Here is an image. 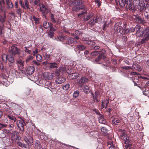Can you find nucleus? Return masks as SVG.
<instances>
[{
	"label": "nucleus",
	"instance_id": "1",
	"mask_svg": "<svg viewBox=\"0 0 149 149\" xmlns=\"http://www.w3.org/2000/svg\"><path fill=\"white\" fill-rule=\"evenodd\" d=\"M105 51L104 50L102 49L100 52L94 51L91 53V55L93 56H96L98 54H100L97 58L95 59L96 61H98L100 60L104 59L106 56Z\"/></svg>",
	"mask_w": 149,
	"mask_h": 149
},
{
	"label": "nucleus",
	"instance_id": "2",
	"mask_svg": "<svg viewBox=\"0 0 149 149\" xmlns=\"http://www.w3.org/2000/svg\"><path fill=\"white\" fill-rule=\"evenodd\" d=\"M11 53L12 55H15L18 54L19 56L21 57H24L25 56V54L23 51H21L15 46L13 45L11 46Z\"/></svg>",
	"mask_w": 149,
	"mask_h": 149
},
{
	"label": "nucleus",
	"instance_id": "3",
	"mask_svg": "<svg viewBox=\"0 0 149 149\" xmlns=\"http://www.w3.org/2000/svg\"><path fill=\"white\" fill-rule=\"evenodd\" d=\"M118 2L121 7H123L125 4L128 6L129 8H132L131 4L132 0H119Z\"/></svg>",
	"mask_w": 149,
	"mask_h": 149
},
{
	"label": "nucleus",
	"instance_id": "4",
	"mask_svg": "<svg viewBox=\"0 0 149 149\" xmlns=\"http://www.w3.org/2000/svg\"><path fill=\"white\" fill-rule=\"evenodd\" d=\"M69 4L70 6H77L83 4L84 1L81 0H68Z\"/></svg>",
	"mask_w": 149,
	"mask_h": 149
},
{
	"label": "nucleus",
	"instance_id": "5",
	"mask_svg": "<svg viewBox=\"0 0 149 149\" xmlns=\"http://www.w3.org/2000/svg\"><path fill=\"white\" fill-rule=\"evenodd\" d=\"M136 36L138 37L142 36L143 35V31L142 28H141L140 26L137 25L136 26Z\"/></svg>",
	"mask_w": 149,
	"mask_h": 149
},
{
	"label": "nucleus",
	"instance_id": "6",
	"mask_svg": "<svg viewBox=\"0 0 149 149\" xmlns=\"http://www.w3.org/2000/svg\"><path fill=\"white\" fill-rule=\"evenodd\" d=\"M143 36L145 38L143 39V42H144L149 39V27H146L143 31Z\"/></svg>",
	"mask_w": 149,
	"mask_h": 149
},
{
	"label": "nucleus",
	"instance_id": "7",
	"mask_svg": "<svg viewBox=\"0 0 149 149\" xmlns=\"http://www.w3.org/2000/svg\"><path fill=\"white\" fill-rule=\"evenodd\" d=\"M139 0H134L133 3L132 2L131 3L132 8H129L130 9L133 10V12L137 9L138 7V5L140 3Z\"/></svg>",
	"mask_w": 149,
	"mask_h": 149
},
{
	"label": "nucleus",
	"instance_id": "8",
	"mask_svg": "<svg viewBox=\"0 0 149 149\" xmlns=\"http://www.w3.org/2000/svg\"><path fill=\"white\" fill-rule=\"evenodd\" d=\"M17 125L20 131H24V126L25 125V123L24 121L18 120L17 122Z\"/></svg>",
	"mask_w": 149,
	"mask_h": 149
},
{
	"label": "nucleus",
	"instance_id": "9",
	"mask_svg": "<svg viewBox=\"0 0 149 149\" xmlns=\"http://www.w3.org/2000/svg\"><path fill=\"white\" fill-rule=\"evenodd\" d=\"M39 6L40 11L42 13H47L49 12V10L46 8L43 3H40Z\"/></svg>",
	"mask_w": 149,
	"mask_h": 149
},
{
	"label": "nucleus",
	"instance_id": "10",
	"mask_svg": "<svg viewBox=\"0 0 149 149\" xmlns=\"http://www.w3.org/2000/svg\"><path fill=\"white\" fill-rule=\"evenodd\" d=\"M132 17L139 23H145L144 20H143L140 16L138 15H133Z\"/></svg>",
	"mask_w": 149,
	"mask_h": 149
},
{
	"label": "nucleus",
	"instance_id": "11",
	"mask_svg": "<svg viewBox=\"0 0 149 149\" xmlns=\"http://www.w3.org/2000/svg\"><path fill=\"white\" fill-rule=\"evenodd\" d=\"M24 61L21 59L17 61L16 63L18 67V70H22L24 68Z\"/></svg>",
	"mask_w": 149,
	"mask_h": 149
},
{
	"label": "nucleus",
	"instance_id": "12",
	"mask_svg": "<svg viewBox=\"0 0 149 149\" xmlns=\"http://www.w3.org/2000/svg\"><path fill=\"white\" fill-rule=\"evenodd\" d=\"M91 94L93 97V101L95 102H98V97L100 93L98 92L97 91H95V94L94 95L93 92H91Z\"/></svg>",
	"mask_w": 149,
	"mask_h": 149
},
{
	"label": "nucleus",
	"instance_id": "13",
	"mask_svg": "<svg viewBox=\"0 0 149 149\" xmlns=\"http://www.w3.org/2000/svg\"><path fill=\"white\" fill-rule=\"evenodd\" d=\"M66 80L65 78L63 77H59L55 80V82L56 84H61L64 82Z\"/></svg>",
	"mask_w": 149,
	"mask_h": 149
},
{
	"label": "nucleus",
	"instance_id": "14",
	"mask_svg": "<svg viewBox=\"0 0 149 149\" xmlns=\"http://www.w3.org/2000/svg\"><path fill=\"white\" fill-rule=\"evenodd\" d=\"M8 132L6 129L0 130V138H4L7 135Z\"/></svg>",
	"mask_w": 149,
	"mask_h": 149
},
{
	"label": "nucleus",
	"instance_id": "15",
	"mask_svg": "<svg viewBox=\"0 0 149 149\" xmlns=\"http://www.w3.org/2000/svg\"><path fill=\"white\" fill-rule=\"evenodd\" d=\"M35 68L33 66L28 67L26 70V72L29 75L32 74L34 72Z\"/></svg>",
	"mask_w": 149,
	"mask_h": 149
},
{
	"label": "nucleus",
	"instance_id": "16",
	"mask_svg": "<svg viewBox=\"0 0 149 149\" xmlns=\"http://www.w3.org/2000/svg\"><path fill=\"white\" fill-rule=\"evenodd\" d=\"M82 40L84 41V43L90 45H93L95 44V42L92 41L91 40H88L87 38H82Z\"/></svg>",
	"mask_w": 149,
	"mask_h": 149
},
{
	"label": "nucleus",
	"instance_id": "17",
	"mask_svg": "<svg viewBox=\"0 0 149 149\" xmlns=\"http://www.w3.org/2000/svg\"><path fill=\"white\" fill-rule=\"evenodd\" d=\"M43 76L44 78L49 80L52 79L54 76L53 74H49L47 72H45L43 73Z\"/></svg>",
	"mask_w": 149,
	"mask_h": 149
},
{
	"label": "nucleus",
	"instance_id": "18",
	"mask_svg": "<svg viewBox=\"0 0 149 149\" xmlns=\"http://www.w3.org/2000/svg\"><path fill=\"white\" fill-rule=\"evenodd\" d=\"M5 116L6 117V118H8L14 122H15L16 120V118L14 116L12 115L10 113L5 114Z\"/></svg>",
	"mask_w": 149,
	"mask_h": 149
},
{
	"label": "nucleus",
	"instance_id": "19",
	"mask_svg": "<svg viewBox=\"0 0 149 149\" xmlns=\"http://www.w3.org/2000/svg\"><path fill=\"white\" fill-rule=\"evenodd\" d=\"M79 76V74L78 73H74L69 74V77H70L72 79L77 78Z\"/></svg>",
	"mask_w": 149,
	"mask_h": 149
},
{
	"label": "nucleus",
	"instance_id": "20",
	"mask_svg": "<svg viewBox=\"0 0 149 149\" xmlns=\"http://www.w3.org/2000/svg\"><path fill=\"white\" fill-rule=\"evenodd\" d=\"M121 136V138L125 141V143L127 144L129 142V137L126 134H123Z\"/></svg>",
	"mask_w": 149,
	"mask_h": 149
},
{
	"label": "nucleus",
	"instance_id": "21",
	"mask_svg": "<svg viewBox=\"0 0 149 149\" xmlns=\"http://www.w3.org/2000/svg\"><path fill=\"white\" fill-rule=\"evenodd\" d=\"M24 141L25 142L27 143L29 146L33 145V139L31 137L29 138V140L27 139H25Z\"/></svg>",
	"mask_w": 149,
	"mask_h": 149
},
{
	"label": "nucleus",
	"instance_id": "22",
	"mask_svg": "<svg viewBox=\"0 0 149 149\" xmlns=\"http://www.w3.org/2000/svg\"><path fill=\"white\" fill-rule=\"evenodd\" d=\"M139 6V10L140 11H142L144 10L145 7V4L143 1H141L138 5Z\"/></svg>",
	"mask_w": 149,
	"mask_h": 149
},
{
	"label": "nucleus",
	"instance_id": "23",
	"mask_svg": "<svg viewBox=\"0 0 149 149\" xmlns=\"http://www.w3.org/2000/svg\"><path fill=\"white\" fill-rule=\"evenodd\" d=\"M98 119L99 122L100 123L103 124H105L106 123V121L102 115H101L99 117Z\"/></svg>",
	"mask_w": 149,
	"mask_h": 149
},
{
	"label": "nucleus",
	"instance_id": "24",
	"mask_svg": "<svg viewBox=\"0 0 149 149\" xmlns=\"http://www.w3.org/2000/svg\"><path fill=\"white\" fill-rule=\"evenodd\" d=\"M123 29L122 28V26H116L114 27V29L116 30V32L120 33H122L123 30Z\"/></svg>",
	"mask_w": 149,
	"mask_h": 149
},
{
	"label": "nucleus",
	"instance_id": "25",
	"mask_svg": "<svg viewBox=\"0 0 149 149\" xmlns=\"http://www.w3.org/2000/svg\"><path fill=\"white\" fill-rule=\"evenodd\" d=\"M132 67L134 69L138 71H141V70L140 66L136 63L133 64Z\"/></svg>",
	"mask_w": 149,
	"mask_h": 149
},
{
	"label": "nucleus",
	"instance_id": "26",
	"mask_svg": "<svg viewBox=\"0 0 149 149\" xmlns=\"http://www.w3.org/2000/svg\"><path fill=\"white\" fill-rule=\"evenodd\" d=\"M50 65L49 66V68H57L58 67V64L55 62L49 63Z\"/></svg>",
	"mask_w": 149,
	"mask_h": 149
},
{
	"label": "nucleus",
	"instance_id": "27",
	"mask_svg": "<svg viewBox=\"0 0 149 149\" xmlns=\"http://www.w3.org/2000/svg\"><path fill=\"white\" fill-rule=\"evenodd\" d=\"M97 21V18L96 17H94L93 19H91L89 22V24L90 25L94 24Z\"/></svg>",
	"mask_w": 149,
	"mask_h": 149
},
{
	"label": "nucleus",
	"instance_id": "28",
	"mask_svg": "<svg viewBox=\"0 0 149 149\" xmlns=\"http://www.w3.org/2000/svg\"><path fill=\"white\" fill-rule=\"evenodd\" d=\"M88 80L87 78L85 77L82 78L79 81V84L80 85L82 86V85L86 82Z\"/></svg>",
	"mask_w": 149,
	"mask_h": 149
},
{
	"label": "nucleus",
	"instance_id": "29",
	"mask_svg": "<svg viewBox=\"0 0 149 149\" xmlns=\"http://www.w3.org/2000/svg\"><path fill=\"white\" fill-rule=\"evenodd\" d=\"M11 134V139L13 141H14L15 137L17 136L18 133L15 131H13L12 132Z\"/></svg>",
	"mask_w": 149,
	"mask_h": 149
},
{
	"label": "nucleus",
	"instance_id": "30",
	"mask_svg": "<svg viewBox=\"0 0 149 149\" xmlns=\"http://www.w3.org/2000/svg\"><path fill=\"white\" fill-rule=\"evenodd\" d=\"M144 15L146 18L149 19V10L148 8H146L144 12Z\"/></svg>",
	"mask_w": 149,
	"mask_h": 149
},
{
	"label": "nucleus",
	"instance_id": "31",
	"mask_svg": "<svg viewBox=\"0 0 149 149\" xmlns=\"http://www.w3.org/2000/svg\"><path fill=\"white\" fill-rule=\"evenodd\" d=\"M68 43L70 44H72V43L76 44L77 43V41L75 40L73 38H70L68 39Z\"/></svg>",
	"mask_w": 149,
	"mask_h": 149
},
{
	"label": "nucleus",
	"instance_id": "32",
	"mask_svg": "<svg viewBox=\"0 0 149 149\" xmlns=\"http://www.w3.org/2000/svg\"><path fill=\"white\" fill-rule=\"evenodd\" d=\"M34 148L35 149H40V143L39 141H36Z\"/></svg>",
	"mask_w": 149,
	"mask_h": 149
},
{
	"label": "nucleus",
	"instance_id": "33",
	"mask_svg": "<svg viewBox=\"0 0 149 149\" xmlns=\"http://www.w3.org/2000/svg\"><path fill=\"white\" fill-rule=\"evenodd\" d=\"M121 120L118 118H114L112 120V123L115 125H117L121 122Z\"/></svg>",
	"mask_w": 149,
	"mask_h": 149
},
{
	"label": "nucleus",
	"instance_id": "34",
	"mask_svg": "<svg viewBox=\"0 0 149 149\" xmlns=\"http://www.w3.org/2000/svg\"><path fill=\"white\" fill-rule=\"evenodd\" d=\"M51 25V24L46 21L44 22L43 23V26L45 29L48 28Z\"/></svg>",
	"mask_w": 149,
	"mask_h": 149
},
{
	"label": "nucleus",
	"instance_id": "35",
	"mask_svg": "<svg viewBox=\"0 0 149 149\" xmlns=\"http://www.w3.org/2000/svg\"><path fill=\"white\" fill-rule=\"evenodd\" d=\"M77 47L81 50H84L86 48V47L82 45H77Z\"/></svg>",
	"mask_w": 149,
	"mask_h": 149
},
{
	"label": "nucleus",
	"instance_id": "36",
	"mask_svg": "<svg viewBox=\"0 0 149 149\" xmlns=\"http://www.w3.org/2000/svg\"><path fill=\"white\" fill-rule=\"evenodd\" d=\"M59 71L62 73H64L66 71V68L65 67H60L59 68Z\"/></svg>",
	"mask_w": 149,
	"mask_h": 149
},
{
	"label": "nucleus",
	"instance_id": "37",
	"mask_svg": "<svg viewBox=\"0 0 149 149\" xmlns=\"http://www.w3.org/2000/svg\"><path fill=\"white\" fill-rule=\"evenodd\" d=\"M7 59H8L9 61L11 63H13L15 62L14 58L11 56H8Z\"/></svg>",
	"mask_w": 149,
	"mask_h": 149
},
{
	"label": "nucleus",
	"instance_id": "38",
	"mask_svg": "<svg viewBox=\"0 0 149 149\" xmlns=\"http://www.w3.org/2000/svg\"><path fill=\"white\" fill-rule=\"evenodd\" d=\"M16 143L17 145L22 148H26V146L24 143H22L20 141L17 142Z\"/></svg>",
	"mask_w": 149,
	"mask_h": 149
},
{
	"label": "nucleus",
	"instance_id": "39",
	"mask_svg": "<svg viewBox=\"0 0 149 149\" xmlns=\"http://www.w3.org/2000/svg\"><path fill=\"white\" fill-rule=\"evenodd\" d=\"M36 59L37 61L39 62L42 61V57L39 54H38L36 56Z\"/></svg>",
	"mask_w": 149,
	"mask_h": 149
},
{
	"label": "nucleus",
	"instance_id": "40",
	"mask_svg": "<svg viewBox=\"0 0 149 149\" xmlns=\"http://www.w3.org/2000/svg\"><path fill=\"white\" fill-rule=\"evenodd\" d=\"M51 74H53V76H54V77L55 76H58L60 75L59 71V70L57 69L56 70V71L55 72H53Z\"/></svg>",
	"mask_w": 149,
	"mask_h": 149
},
{
	"label": "nucleus",
	"instance_id": "41",
	"mask_svg": "<svg viewBox=\"0 0 149 149\" xmlns=\"http://www.w3.org/2000/svg\"><path fill=\"white\" fill-rule=\"evenodd\" d=\"M83 90L84 92L86 94L90 92L88 87L87 86H84Z\"/></svg>",
	"mask_w": 149,
	"mask_h": 149
},
{
	"label": "nucleus",
	"instance_id": "42",
	"mask_svg": "<svg viewBox=\"0 0 149 149\" xmlns=\"http://www.w3.org/2000/svg\"><path fill=\"white\" fill-rule=\"evenodd\" d=\"M51 55L49 54L45 53V55H44V57L45 60H49L51 59L50 58Z\"/></svg>",
	"mask_w": 149,
	"mask_h": 149
},
{
	"label": "nucleus",
	"instance_id": "43",
	"mask_svg": "<svg viewBox=\"0 0 149 149\" xmlns=\"http://www.w3.org/2000/svg\"><path fill=\"white\" fill-rule=\"evenodd\" d=\"M8 58V56L4 54L2 55V61L5 62H6Z\"/></svg>",
	"mask_w": 149,
	"mask_h": 149
},
{
	"label": "nucleus",
	"instance_id": "44",
	"mask_svg": "<svg viewBox=\"0 0 149 149\" xmlns=\"http://www.w3.org/2000/svg\"><path fill=\"white\" fill-rule=\"evenodd\" d=\"M79 91H75L73 95L74 97L76 98L78 97L79 94Z\"/></svg>",
	"mask_w": 149,
	"mask_h": 149
},
{
	"label": "nucleus",
	"instance_id": "45",
	"mask_svg": "<svg viewBox=\"0 0 149 149\" xmlns=\"http://www.w3.org/2000/svg\"><path fill=\"white\" fill-rule=\"evenodd\" d=\"M129 33H130L129 31V29H124L123 30V32L122 34H127Z\"/></svg>",
	"mask_w": 149,
	"mask_h": 149
},
{
	"label": "nucleus",
	"instance_id": "46",
	"mask_svg": "<svg viewBox=\"0 0 149 149\" xmlns=\"http://www.w3.org/2000/svg\"><path fill=\"white\" fill-rule=\"evenodd\" d=\"M70 85L69 84H67L63 86L62 87V88L64 90H67L69 88Z\"/></svg>",
	"mask_w": 149,
	"mask_h": 149
},
{
	"label": "nucleus",
	"instance_id": "47",
	"mask_svg": "<svg viewBox=\"0 0 149 149\" xmlns=\"http://www.w3.org/2000/svg\"><path fill=\"white\" fill-rule=\"evenodd\" d=\"M24 3L25 5V7H24V8L27 9H28L29 8L28 0H24Z\"/></svg>",
	"mask_w": 149,
	"mask_h": 149
},
{
	"label": "nucleus",
	"instance_id": "48",
	"mask_svg": "<svg viewBox=\"0 0 149 149\" xmlns=\"http://www.w3.org/2000/svg\"><path fill=\"white\" fill-rule=\"evenodd\" d=\"M33 59V57L31 56H29L28 58L26 59L25 60V61L26 62H29L30 61H31Z\"/></svg>",
	"mask_w": 149,
	"mask_h": 149
},
{
	"label": "nucleus",
	"instance_id": "49",
	"mask_svg": "<svg viewBox=\"0 0 149 149\" xmlns=\"http://www.w3.org/2000/svg\"><path fill=\"white\" fill-rule=\"evenodd\" d=\"M33 19L34 21L35 22L36 24H38L39 22V19L35 17L34 16H33Z\"/></svg>",
	"mask_w": 149,
	"mask_h": 149
},
{
	"label": "nucleus",
	"instance_id": "50",
	"mask_svg": "<svg viewBox=\"0 0 149 149\" xmlns=\"http://www.w3.org/2000/svg\"><path fill=\"white\" fill-rule=\"evenodd\" d=\"M84 8V6H81L76 7L75 10L76 11H78L80 10L83 9Z\"/></svg>",
	"mask_w": 149,
	"mask_h": 149
},
{
	"label": "nucleus",
	"instance_id": "51",
	"mask_svg": "<svg viewBox=\"0 0 149 149\" xmlns=\"http://www.w3.org/2000/svg\"><path fill=\"white\" fill-rule=\"evenodd\" d=\"M123 69L128 70L132 69V68L131 67L129 66H123L122 67Z\"/></svg>",
	"mask_w": 149,
	"mask_h": 149
},
{
	"label": "nucleus",
	"instance_id": "52",
	"mask_svg": "<svg viewBox=\"0 0 149 149\" xmlns=\"http://www.w3.org/2000/svg\"><path fill=\"white\" fill-rule=\"evenodd\" d=\"M24 51L25 52L27 53L28 54H31V50H29L27 49V48L26 47L25 48Z\"/></svg>",
	"mask_w": 149,
	"mask_h": 149
},
{
	"label": "nucleus",
	"instance_id": "53",
	"mask_svg": "<svg viewBox=\"0 0 149 149\" xmlns=\"http://www.w3.org/2000/svg\"><path fill=\"white\" fill-rule=\"evenodd\" d=\"M92 16L91 15H88L86 16V17L84 19V20L85 22L87 21Z\"/></svg>",
	"mask_w": 149,
	"mask_h": 149
},
{
	"label": "nucleus",
	"instance_id": "54",
	"mask_svg": "<svg viewBox=\"0 0 149 149\" xmlns=\"http://www.w3.org/2000/svg\"><path fill=\"white\" fill-rule=\"evenodd\" d=\"M51 19L52 21L54 23H56V20L55 19L54 17V15L52 14H51Z\"/></svg>",
	"mask_w": 149,
	"mask_h": 149
},
{
	"label": "nucleus",
	"instance_id": "55",
	"mask_svg": "<svg viewBox=\"0 0 149 149\" xmlns=\"http://www.w3.org/2000/svg\"><path fill=\"white\" fill-rule=\"evenodd\" d=\"M136 26L134 28H131L129 29V31L130 32H134L136 31Z\"/></svg>",
	"mask_w": 149,
	"mask_h": 149
},
{
	"label": "nucleus",
	"instance_id": "56",
	"mask_svg": "<svg viewBox=\"0 0 149 149\" xmlns=\"http://www.w3.org/2000/svg\"><path fill=\"white\" fill-rule=\"evenodd\" d=\"M101 130V131L104 133H106L107 131V129L104 127H103L102 128Z\"/></svg>",
	"mask_w": 149,
	"mask_h": 149
},
{
	"label": "nucleus",
	"instance_id": "57",
	"mask_svg": "<svg viewBox=\"0 0 149 149\" xmlns=\"http://www.w3.org/2000/svg\"><path fill=\"white\" fill-rule=\"evenodd\" d=\"M57 38H58V39L60 41L63 40L64 39V37L62 36H61L58 37Z\"/></svg>",
	"mask_w": 149,
	"mask_h": 149
},
{
	"label": "nucleus",
	"instance_id": "58",
	"mask_svg": "<svg viewBox=\"0 0 149 149\" xmlns=\"http://www.w3.org/2000/svg\"><path fill=\"white\" fill-rule=\"evenodd\" d=\"M17 13L18 14L21 16V13H22L21 10L20 9H18L17 10Z\"/></svg>",
	"mask_w": 149,
	"mask_h": 149
},
{
	"label": "nucleus",
	"instance_id": "59",
	"mask_svg": "<svg viewBox=\"0 0 149 149\" xmlns=\"http://www.w3.org/2000/svg\"><path fill=\"white\" fill-rule=\"evenodd\" d=\"M95 3L98 6H100L101 5L100 2L99 0H95Z\"/></svg>",
	"mask_w": 149,
	"mask_h": 149
},
{
	"label": "nucleus",
	"instance_id": "60",
	"mask_svg": "<svg viewBox=\"0 0 149 149\" xmlns=\"http://www.w3.org/2000/svg\"><path fill=\"white\" fill-rule=\"evenodd\" d=\"M8 7L9 8H12L13 7V4L11 2H10V3H9V5H7Z\"/></svg>",
	"mask_w": 149,
	"mask_h": 149
},
{
	"label": "nucleus",
	"instance_id": "61",
	"mask_svg": "<svg viewBox=\"0 0 149 149\" xmlns=\"http://www.w3.org/2000/svg\"><path fill=\"white\" fill-rule=\"evenodd\" d=\"M33 63L37 65V66H39L40 65V63H39L38 62H37L35 60H34L33 61Z\"/></svg>",
	"mask_w": 149,
	"mask_h": 149
},
{
	"label": "nucleus",
	"instance_id": "62",
	"mask_svg": "<svg viewBox=\"0 0 149 149\" xmlns=\"http://www.w3.org/2000/svg\"><path fill=\"white\" fill-rule=\"evenodd\" d=\"M54 35V33H53L50 32V33H49L48 34V36L50 37V38H52Z\"/></svg>",
	"mask_w": 149,
	"mask_h": 149
},
{
	"label": "nucleus",
	"instance_id": "63",
	"mask_svg": "<svg viewBox=\"0 0 149 149\" xmlns=\"http://www.w3.org/2000/svg\"><path fill=\"white\" fill-rule=\"evenodd\" d=\"M40 0H35L34 3L36 5H38L40 3Z\"/></svg>",
	"mask_w": 149,
	"mask_h": 149
},
{
	"label": "nucleus",
	"instance_id": "64",
	"mask_svg": "<svg viewBox=\"0 0 149 149\" xmlns=\"http://www.w3.org/2000/svg\"><path fill=\"white\" fill-rule=\"evenodd\" d=\"M21 139V137L20 136H17L16 137H15V140L19 141V140H20Z\"/></svg>",
	"mask_w": 149,
	"mask_h": 149
}]
</instances>
